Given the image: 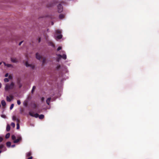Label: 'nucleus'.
I'll return each mask as SVG.
<instances>
[{
    "label": "nucleus",
    "instance_id": "obj_12",
    "mask_svg": "<svg viewBox=\"0 0 159 159\" xmlns=\"http://www.w3.org/2000/svg\"><path fill=\"white\" fill-rule=\"evenodd\" d=\"M51 99V98H48L46 100V103L48 105H49L50 104V102Z\"/></svg>",
    "mask_w": 159,
    "mask_h": 159
},
{
    "label": "nucleus",
    "instance_id": "obj_45",
    "mask_svg": "<svg viewBox=\"0 0 159 159\" xmlns=\"http://www.w3.org/2000/svg\"><path fill=\"white\" fill-rule=\"evenodd\" d=\"M22 86V85L21 84H20L19 86V88H20Z\"/></svg>",
    "mask_w": 159,
    "mask_h": 159
},
{
    "label": "nucleus",
    "instance_id": "obj_9",
    "mask_svg": "<svg viewBox=\"0 0 159 159\" xmlns=\"http://www.w3.org/2000/svg\"><path fill=\"white\" fill-rule=\"evenodd\" d=\"M11 61L13 63H16L17 62V59L16 58H11Z\"/></svg>",
    "mask_w": 159,
    "mask_h": 159
},
{
    "label": "nucleus",
    "instance_id": "obj_39",
    "mask_svg": "<svg viewBox=\"0 0 159 159\" xmlns=\"http://www.w3.org/2000/svg\"><path fill=\"white\" fill-rule=\"evenodd\" d=\"M11 146L12 148H14L15 146V144L12 145H11Z\"/></svg>",
    "mask_w": 159,
    "mask_h": 159
},
{
    "label": "nucleus",
    "instance_id": "obj_35",
    "mask_svg": "<svg viewBox=\"0 0 159 159\" xmlns=\"http://www.w3.org/2000/svg\"><path fill=\"white\" fill-rule=\"evenodd\" d=\"M3 140V139L1 137H0V142H1Z\"/></svg>",
    "mask_w": 159,
    "mask_h": 159
},
{
    "label": "nucleus",
    "instance_id": "obj_22",
    "mask_svg": "<svg viewBox=\"0 0 159 159\" xmlns=\"http://www.w3.org/2000/svg\"><path fill=\"white\" fill-rule=\"evenodd\" d=\"M14 104H12L11 105L10 107V110H11L12 109V108H13V107H14Z\"/></svg>",
    "mask_w": 159,
    "mask_h": 159
},
{
    "label": "nucleus",
    "instance_id": "obj_5",
    "mask_svg": "<svg viewBox=\"0 0 159 159\" xmlns=\"http://www.w3.org/2000/svg\"><path fill=\"white\" fill-rule=\"evenodd\" d=\"M25 66L26 67H30L32 69H34L35 68V66L34 65L30 64L28 63L27 62H25Z\"/></svg>",
    "mask_w": 159,
    "mask_h": 159
},
{
    "label": "nucleus",
    "instance_id": "obj_7",
    "mask_svg": "<svg viewBox=\"0 0 159 159\" xmlns=\"http://www.w3.org/2000/svg\"><path fill=\"white\" fill-rule=\"evenodd\" d=\"M57 55L58 57H59L60 58H62L64 59H66V56L65 54H64L62 55H61L60 54H58Z\"/></svg>",
    "mask_w": 159,
    "mask_h": 159
},
{
    "label": "nucleus",
    "instance_id": "obj_3",
    "mask_svg": "<svg viewBox=\"0 0 159 159\" xmlns=\"http://www.w3.org/2000/svg\"><path fill=\"white\" fill-rule=\"evenodd\" d=\"M56 32L58 34L57 38L58 39H61L62 37V35L61 34V31L60 30H56Z\"/></svg>",
    "mask_w": 159,
    "mask_h": 159
},
{
    "label": "nucleus",
    "instance_id": "obj_34",
    "mask_svg": "<svg viewBox=\"0 0 159 159\" xmlns=\"http://www.w3.org/2000/svg\"><path fill=\"white\" fill-rule=\"evenodd\" d=\"M10 98L11 99H13V97L12 95H11L10 96Z\"/></svg>",
    "mask_w": 159,
    "mask_h": 159
},
{
    "label": "nucleus",
    "instance_id": "obj_21",
    "mask_svg": "<svg viewBox=\"0 0 159 159\" xmlns=\"http://www.w3.org/2000/svg\"><path fill=\"white\" fill-rule=\"evenodd\" d=\"M35 88H36V87L35 86H33L32 89L31 90V92L32 93H33L34 92V90L35 89Z\"/></svg>",
    "mask_w": 159,
    "mask_h": 159
},
{
    "label": "nucleus",
    "instance_id": "obj_2",
    "mask_svg": "<svg viewBox=\"0 0 159 159\" xmlns=\"http://www.w3.org/2000/svg\"><path fill=\"white\" fill-rule=\"evenodd\" d=\"M14 85V84L13 82H12L11 84L8 83L7 84L5 88L6 91H8L10 89H13Z\"/></svg>",
    "mask_w": 159,
    "mask_h": 159
},
{
    "label": "nucleus",
    "instance_id": "obj_15",
    "mask_svg": "<svg viewBox=\"0 0 159 159\" xmlns=\"http://www.w3.org/2000/svg\"><path fill=\"white\" fill-rule=\"evenodd\" d=\"M6 145L7 147H10L11 146V143L10 142H7L6 143Z\"/></svg>",
    "mask_w": 159,
    "mask_h": 159
},
{
    "label": "nucleus",
    "instance_id": "obj_14",
    "mask_svg": "<svg viewBox=\"0 0 159 159\" xmlns=\"http://www.w3.org/2000/svg\"><path fill=\"white\" fill-rule=\"evenodd\" d=\"M39 117L40 119H42L44 118V116L43 114H41L40 115H39Z\"/></svg>",
    "mask_w": 159,
    "mask_h": 159
},
{
    "label": "nucleus",
    "instance_id": "obj_47",
    "mask_svg": "<svg viewBox=\"0 0 159 159\" xmlns=\"http://www.w3.org/2000/svg\"><path fill=\"white\" fill-rule=\"evenodd\" d=\"M2 64V62H0V65H1Z\"/></svg>",
    "mask_w": 159,
    "mask_h": 159
},
{
    "label": "nucleus",
    "instance_id": "obj_23",
    "mask_svg": "<svg viewBox=\"0 0 159 159\" xmlns=\"http://www.w3.org/2000/svg\"><path fill=\"white\" fill-rule=\"evenodd\" d=\"M4 81L5 82H7L9 81V80L8 78H6L4 79Z\"/></svg>",
    "mask_w": 159,
    "mask_h": 159
},
{
    "label": "nucleus",
    "instance_id": "obj_13",
    "mask_svg": "<svg viewBox=\"0 0 159 159\" xmlns=\"http://www.w3.org/2000/svg\"><path fill=\"white\" fill-rule=\"evenodd\" d=\"M10 128H11V127H10V125L9 124H8L7 125V128H6L7 131H9L10 130Z\"/></svg>",
    "mask_w": 159,
    "mask_h": 159
},
{
    "label": "nucleus",
    "instance_id": "obj_28",
    "mask_svg": "<svg viewBox=\"0 0 159 159\" xmlns=\"http://www.w3.org/2000/svg\"><path fill=\"white\" fill-rule=\"evenodd\" d=\"M60 67H61L60 65H58L56 67V69L57 70H58V69H59L60 68Z\"/></svg>",
    "mask_w": 159,
    "mask_h": 159
},
{
    "label": "nucleus",
    "instance_id": "obj_30",
    "mask_svg": "<svg viewBox=\"0 0 159 159\" xmlns=\"http://www.w3.org/2000/svg\"><path fill=\"white\" fill-rule=\"evenodd\" d=\"M17 103L18 105H20V104L21 102L20 100H18L17 101Z\"/></svg>",
    "mask_w": 159,
    "mask_h": 159
},
{
    "label": "nucleus",
    "instance_id": "obj_32",
    "mask_svg": "<svg viewBox=\"0 0 159 159\" xmlns=\"http://www.w3.org/2000/svg\"><path fill=\"white\" fill-rule=\"evenodd\" d=\"M12 78V76L11 75H9L8 76V79H11Z\"/></svg>",
    "mask_w": 159,
    "mask_h": 159
},
{
    "label": "nucleus",
    "instance_id": "obj_42",
    "mask_svg": "<svg viewBox=\"0 0 159 159\" xmlns=\"http://www.w3.org/2000/svg\"><path fill=\"white\" fill-rule=\"evenodd\" d=\"M8 73H7V74H5V76L6 77H7V76H8Z\"/></svg>",
    "mask_w": 159,
    "mask_h": 159
},
{
    "label": "nucleus",
    "instance_id": "obj_10",
    "mask_svg": "<svg viewBox=\"0 0 159 159\" xmlns=\"http://www.w3.org/2000/svg\"><path fill=\"white\" fill-rule=\"evenodd\" d=\"M3 63H4V64L5 66H6L7 67H12V66L11 64H6L5 62H3Z\"/></svg>",
    "mask_w": 159,
    "mask_h": 159
},
{
    "label": "nucleus",
    "instance_id": "obj_46",
    "mask_svg": "<svg viewBox=\"0 0 159 159\" xmlns=\"http://www.w3.org/2000/svg\"><path fill=\"white\" fill-rule=\"evenodd\" d=\"M1 86H2V84H1V83H0V88H1Z\"/></svg>",
    "mask_w": 159,
    "mask_h": 159
},
{
    "label": "nucleus",
    "instance_id": "obj_43",
    "mask_svg": "<svg viewBox=\"0 0 159 159\" xmlns=\"http://www.w3.org/2000/svg\"><path fill=\"white\" fill-rule=\"evenodd\" d=\"M40 41H41V39L40 38H39V40H38L39 43L40 42Z\"/></svg>",
    "mask_w": 159,
    "mask_h": 159
},
{
    "label": "nucleus",
    "instance_id": "obj_38",
    "mask_svg": "<svg viewBox=\"0 0 159 159\" xmlns=\"http://www.w3.org/2000/svg\"><path fill=\"white\" fill-rule=\"evenodd\" d=\"M23 42V41H22L20 42L19 44V46L20 45H21V44H22V43Z\"/></svg>",
    "mask_w": 159,
    "mask_h": 159
},
{
    "label": "nucleus",
    "instance_id": "obj_1",
    "mask_svg": "<svg viewBox=\"0 0 159 159\" xmlns=\"http://www.w3.org/2000/svg\"><path fill=\"white\" fill-rule=\"evenodd\" d=\"M17 139H16V137L14 135L11 136V139L13 140V143H17L20 141L22 140V138L20 136L17 137Z\"/></svg>",
    "mask_w": 159,
    "mask_h": 159
},
{
    "label": "nucleus",
    "instance_id": "obj_48",
    "mask_svg": "<svg viewBox=\"0 0 159 159\" xmlns=\"http://www.w3.org/2000/svg\"><path fill=\"white\" fill-rule=\"evenodd\" d=\"M1 152V151L0 150V153Z\"/></svg>",
    "mask_w": 159,
    "mask_h": 159
},
{
    "label": "nucleus",
    "instance_id": "obj_33",
    "mask_svg": "<svg viewBox=\"0 0 159 159\" xmlns=\"http://www.w3.org/2000/svg\"><path fill=\"white\" fill-rule=\"evenodd\" d=\"M61 58L59 57H58L57 58V61L58 62H59V60Z\"/></svg>",
    "mask_w": 159,
    "mask_h": 159
},
{
    "label": "nucleus",
    "instance_id": "obj_11",
    "mask_svg": "<svg viewBox=\"0 0 159 159\" xmlns=\"http://www.w3.org/2000/svg\"><path fill=\"white\" fill-rule=\"evenodd\" d=\"M1 104L2 106L3 107L5 106L6 105V103L5 101L4 100H2L1 101Z\"/></svg>",
    "mask_w": 159,
    "mask_h": 159
},
{
    "label": "nucleus",
    "instance_id": "obj_18",
    "mask_svg": "<svg viewBox=\"0 0 159 159\" xmlns=\"http://www.w3.org/2000/svg\"><path fill=\"white\" fill-rule=\"evenodd\" d=\"M10 136V134L9 133H8L7 134L6 136H5V138L6 139H8L9 137Z\"/></svg>",
    "mask_w": 159,
    "mask_h": 159
},
{
    "label": "nucleus",
    "instance_id": "obj_8",
    "mask_svg": "<svg viewBox=\"0 0 159 159\" xmlns=\"http://www.w3.org/2000/svg\"><path fill=\"white\" fill-rule=\"evenodd\" d=\"M36 58L38 60H40L42 57L40 55H39L38 53H36Z\"/></svg>",
    "mask_w": 159,
    "mask_h": 159
},
{
    "label": "nucleus",
    "instance_id": "obj_36",
    "mask_svg": "<svg viewBox=\"0 0 159 159\" xmlns=\"http://www.w3.org/2000/svg\"><path fill=\"white\" fill-rule=\"evenodd\" d=\"M3 147V145H1L0 146V148L2 149V148Z\"/></svg>",
    "mask_w": 159,
    "mask_h": 159
},
{
    "label": "nucleus",
    "instance_id": "obj_41",
    "mask_svg": "<svg viewBox=\"0 0 159 159\" xmlns=\"http://www.w3.org/2000/svg\"><path fill=\"white\" fill-rule=\"evenodd\" d=\"M33 158L32 157H29L28 159H32Z\"/></svg>",
    "mask_w": 159,
    "mask_h": 159
},
{
    "label": "nucleus",
    "instance_id": "obj_25",
    "mask_svg": "<svg viewBox=\"0 0 159 159\" xmlns=\"http://www.w3.org/2000/svg\"><path fill=\"white\" fill-rule=\"evenodd\" d=\"M49 44L50 45H51L52 46H53V47L55 46L54 44L52 42H50L49 43Z\"/></svg>",
    "mask_w": 159,
    "mask_h": 159
},
{
    "label": "nucleus",
    "instance_id": "obj_16",
    "mask_svg": "<svg viewBox=\"0 0 159 159\" xmlns=\"http://www.w3.org/2000/svg\"><path fill=\"white\" fill-rule=\"evenodd\" d=\"M64 15L62 14H61L59 15V18L60 19H62L64 17Z\"/></svg>",
    "mask_w": 159,
    "mask_h": 159
},
{
    "label": "nucleus",
    "instance_id": "obj_20",
    "mask_svg": "<svg viewBox=\"0 0 159 159\" xmlns=\"http://www.w3.org/2000/svg\"><path fill=\"white\" fill-rule=\"evenodd\" d=\"M31 155V152H28L26 153L27 157H29V156H30Z\"/></svg>",
    "mask_w": 159,
    "mask_h": 159
},
{
    "label": "nucleus",
    "instance_id": "obj_26",
    "mask_svg": "<svg viewBox=\"0 0 159 159\" xmlns=\"http://www.w3.org/2000/svg\"><path fill=\"white\" fill-rule=\"evenodd\" d=\"M16 128L17 129H19L20 128V125L18 123H17L16 124Z\"/></svg>",
    "mask_w": 159,
    "mask_h": 159
},
{
    "label": "nucleus",
    "instance_id": "obj_6",
    "mask_svg": "<svg viewBox=\"0 0 159 159\" xmlns=\"http://www.w3.org/2000/svg\"><path fill=\"white\" fill-rule=\"evenodd\" d=\"M29 114L30 116L32 117H34L36 118L38 117L39 116V115L37 113H35L34 115L31 112H30Z\"/></svg>",
    "mask_w": 159,
    "mask_h": 159
},
{
    "label": "nucleus",
    "instance_id": "obj_24",
    "mask_svg": "<svg viewBox=\"0 0 159 159\" xmlns=\"http://www.w3.org/2000/svg\"><path fill=\"white\" fill-rule=\"evenodd\" d=\"M11 126H12L14 128L15 127V124L13 122H12L11 124Z\"/></svg>",
    "mask_w": 159,
    "mask_h": 159
},
{
    "label": "nucleus",
    "instance_id": "obj_49",
    "mask_svg": "<svg viewBox=\"0 0 159 159\" xmlns=\"http://www.w3.org/2000/svg\"><path fill=\"white\" fill-rule=\"evenodd\" d=\"M52 25H53V22H52Z\"/></svg>",
    "mask_w": 159,
    "mask_h": 159
},
{
    "label": "nucleus",
    "instance_id": "obj_27",
    "mask_svg": "<svg viewBox=\"0 0 159 159\" xmlns=\"http://www.w3.org/2000/svg\"><path fill=\"white\" fill-rule=\"evenodd\" d=\"M33 108H34V109H35L37 107V105L35 103H34L33 105Z\"/></svg>",
    "mask_w": 159,
    "mask_h": 159
},
{
    "label": "nucleus",
    "instance_id": "obj_4",
    "mask_svg": "<svg viewBox=\"0 0 159 159\" xmlns=\"http://www.w3.org/2000/svg\"><path fill=\"white\" fill-rule=\"evenodd\" d=\"M58 12L61 13L63 11V7L61 4L58 5Z\"/></svg>",
    "mask_w": 159,
    "mask_h": 159
},
{
    "label": "nucleus",
    "instance_id": "obj_17",
    "mask_svg": "<svg viewBox=\"0 0 159 159\" xmlns=\"http://www.w3.org/2000/svg\"><path fill=\"white\" fill-rule=\"evenodd\" d=\"M6 99L7 101L8 102H10L11 101V99L8 96H7Z\"/></svg>",
    "mask_w": 159,
    "mask_h": 159
},
{
    "label": "nucleus",
    "instance_id": "obj_44",
    "mask_svg": "<svg viewBox=\"0 0 159 159\" xmlns=\"http://www.w3.org/2000/svg\"><path fill=\"white\" fill-rule=\"evenodd\" d=\"M1 116L2 117H3V118H5V116H4V115H2Z\"/></svg>",
    "mask_w": 159,
    "mask_h": 159
},
{
    "label": "nucleus",
    "instance_id": "obj_31",
    "mask_svg": "<svg viewBox=\"0 0 159 159\" xmlns=\"http://www.w3.org/2000/svg\"><path fill=\"white\" fill-rule=\"evenodd\" d=\"M61 47H59L57 48V50L58 51L61 50Z\"/></svg>",
    "mask_w": 159,
    "mask_h": 159
},
{
    "label": "nucleus",
    "instance_id": "obj_40",
    "mask_svg": "<svg viewBox=\"0 0 159 159\" xmlns=\"http://www.w3.org/2000/svg\"><path fill=\"white\" fill-rule=\"evenodd\" d=\"M44 100V98L43 97H42L41 98V101H43Z\"/></svg>",
    "mask_w": 159,
    "mask_h": 159
},
{
    "label": "nucleus",
    "instance_id": "obj_29",
    "mask_svg": "<svg viewBox=\"0 0 159 159\" xmlns=\"http://www.w3.org/2000/svg\"><path fill=\"white\" fill-rule=\"evenodd\" d=\"M16 117L15 116H13L12 117V119L13 120H16Z\"/></svg>",
    "mask_w": 159,
    "mask_h": 159
},
{
    "label": "nucleus",
    "instance_id": "obj_19",
    "mask_svg": "<svg viewBox=\"0 0 159 159\" xmlns=\"http://www.w3.org/2000/svg\"><path fill=\"white\" fill-rule=\"evenodd\" d=\"M46 61V59L45 58H44L43 59V61H42V65H44V64H45Z\"/></svg>",
    "mask_w": 159,
    "mask_h": 159
},
{
    "label": "nucleus",
    "instance_id": "obj_37",
    "mask_svg": "<svg viewBox=\"0 0 159 159\" xmlns=\"http://www.w3.org/2000/svg\"><path fill=\"white\" fill-rule=\"evenodd\" d=\"M16 120L17 121V123H19L20 122V121L18 119H17Z\"/></svg>",
    "mask_w": 159,
    "mask_h": 159
}]
</instances>
